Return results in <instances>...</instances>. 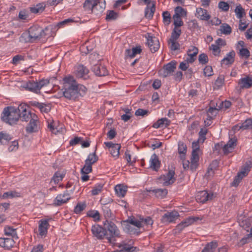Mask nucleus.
<instances>
[{"instance_id": "16", "label": "nucleus", "mask_w": 252, "mask_h": 252, "mask_svg": "<svg viewBox=\"0 0 252 252\" xmlns=\"http://www.w3.org/2000/svg\"><path fill=\"white\" fill-rule=\"evenodd\" d=\"M174 176L175 171L173 170H170L167 173L161 176L159 179L162 181L164 186H167L175 182L176 179Z\"/></svg>"}, {"instance_id": "56", "label": "nucleus", "mask_w": 252, "mask_h": 252, "mask_svg": "<svg viewBox=\"0 0 252 252\" xmlns=\"http://www.w3.org/2000/svg\"><path fill=\"white\" fill-rule=\"evenodd\" d=\"M239 55L240 57L248 59L250 56V52L247 48H241L239 49Z\"/></svg>"}, {"instance_id": "22", "label": "nucleus", "mask_w": 252, "mask_h": 252, "mask_svg": "<svg viewBox=\"0 0 252 252\" xmlns=\"http://www.w3.org/2000/svg\"><path fill=\"white\" fill-rule=\"evenodd\" d=\"M213 196V194L212 193H208L206 190H203L198 192L195 197L197 202L204 203L206 201L211 200Z\"/></svg>"}, {"instance_id": "10", "label": "nucleus", "mask_w": 252, "mask_h": 252, "mask_svg": "<svg viewBox=\"0 0 252 252\" xmlns=\"http://www.w3.org/2000/svg\"><path fill=\"white\" fill-rule=\"evenodd\" d=\"M176 61H171L164 65L162 69L159 70V74L164 78L171 75L176 68Z\"/></svg>"}, {"instance_id": "2", "label": "nucleus", "mask_w": 252, "mask_h": 252, "mask_svg": "<svg viewBox=\"0 0 252 252\" xmlns=\"http://www.w3.org/2000/svg\"><path fill=\"white\" fill-rule=\"evenodd\" d=\"M63 96L69 100H75L77 98V82L74 77L69 75L63 79Z\"/></svg>"}, {"instance_id": "33", "label": "nucleus", "mask_w": 252, "mask_h": 252, "mask_svg": "<svg viewBox=\"0 0 252 252\" xmlns=\"http://www.w3.org/2000/svg\"><path fill=\"white\" fill-rule=\"evenodd\" d=\"M142 51V49L140 46L132 48L131 49H126V56L130 58H134L136 55L139 54Z\"/></svg>"}, {"instance_id": "39", "label": "nucleus", "mask_w": 252, "mask_h": 252, "mask_svg": "<svg viewBox=\"0 0 252 252\" xmlns=\"http://www.w3.org/2000/svg\"><path fill=\"white\" fill-rule=\"evenodd\" d=\"M252 242V227L250 229V233L242 238L238 243L239 247H242L246 244Z\"/></svg>"}, {"instance_id": "36", "label": "nucleus", "mask_w": 252, "mask_h": 252, "mask_svg": "<svg viewBox=\"0 0 252 252\" xmlns=\"http://www.w3.org/2000/svg\"><path fill=\"white\" fill-rule=\"evenodd\" d=\"M102 210L103 211V214L105 218V219H112L114 216L110 208V207L108 206V204H103L102 206Z\"/></svg>"}, {"instance_id": "12", "label": "nucleus", "mask_w": 252, "mask_h": 252, "mask_svg": "<svg viewBox=\"0 0 252 252\" xmlns=\"http://www.w3.org/2000/svg\"><path fill=\"white\" fill-rule=\"evenodd\" d=\"M179 216V214L177 211L167 212L162 217L161 221L163 223L169 224L175 222Z\"/></svg>"}, {"instance_id": "29", "label": "nucleus", "mask_w": 252, "mask_h": 252, "mask_svg": "<svg viewBox=\"0 0 252 252\" xmlns=\"http://www.w3.org/2000/svg\"><path fill=\"white\" fill-rule=\"evenodd\" d=\"M195 16L204 21H208L210 18V16L208 14L207 11L200 7L196 8Z\"/></svg>"}, {"instance_id": "32", "label": "nucleus", "mask_w": 252, "mask_h": 252, "mask_svg": "<svg viewBox=\"0 0 252 252\" xmlns=\"http://www.w3.org/2000/svg\"><path fill=\"white\" fill-rule=\"evenodd\" d=\"M150 167L155 171H158L160 167V161L158 160V156L153 154L150 160Z\"/></svg>"}, {"instance_id": "43", "label": "nucleus", "mask_w": 252, "mask_h": 252, "mask_svg": "<svg viewBox=\"0 0 252 252\" xmlns=\"http://www.w3.org/2000/svg\"><path fill=\"white\" fill-rule=\"evenodd\" d=\"M217 247V242L215 241H212L205 246L202 252H214Z\"/></svg>"}, {"instance_id": "40", "label": "nucleus", "mask_w": 252, "mask_h": 252, "mask_svg": "<svg viewBox=\"0 0 252 252\" xmlns=\"http://www.w3.org/2000/svg\"><path fill=\"white\" fill-rule=\"evenodd\" d=\"M252 168V164L250 162H246L245 165L242 167L240 171L238 173L242 177H245L248 174Z\"/></svg>"}, {"instance_id": "28", "label": "nucleus", "mask_w": 252, "mask_h": 252, "mask_svg": "<svg viewBox=\"0 0 252 252\" xmlns=\"http://www.w3.org/2000/svg\"><path fill=\"white\" fill-rule=\"evenodd\" d=\"M155 10V2L154 1H153L151 5H148L146 7L144 11L145 17L148 19H152Z\"/></svg>"}, {"instance_id": "17", "label": "nucleus", "mask_w": 252, "mask_h": 252, "mask_svg": "<svg viewBox=\"0 0 252 252\" xmlns=\"http://www.w3.org/2000/svg\"><path fill=\"white\" fill-rule=\"evenodd\" d=\"M147 43L150 50L153 53L157 51L160 46L158 38L154 36H150L149 34L147 37Z\"/></svg>"}, {"instance_id": "27", "label": "nucleus", "mask_w": 252, "mask_h": 252, "mask_svg": "<svg viewBox=\"0 0 252 252\" xmlns=\"http://www.w3.org/2000/svg\"><path fill=\"white\" fill-rule=\"evenodd\" d=\"M219 166V162L217 160H213L211 163L209 165L207 171L205 174V177L207 178H209L212 176L215 171L217 169Z\"/></svg>"}, {"instance_id": "54", "label": "nucleus", "mask_w": 252, "mask_h": 252, "mask_svg": "<svg viewBox=\"0 0 252 252\" xmlns=\"http://www.w3.org/2000/svg\"><path fill=\"white\" fill-rule=\"evenodd\" d=\"M103 187V185L101 184L95 185V186L93 188V189L91 190V194L93 195H96L98 194L102 191Z\"/></svg>"}, {"instance_id": "3", "label": "nucleus", "mask_w": 252, "mask_h": 252, "mask_svg": "<svg viewBox=\"0 0 252 252\" xmlns=\"http://www.w3.org/2000/svg\"><path fill=\"white\" fill-rule=\"evenodd\" d=\"M18 107L7 106L5 107L1 115V120L10 125L16 124L19 120Z\"/></svg>"}, {"instance_id": "37", "label": "nucleus", "mask_w": 252, "mask_h": 252, "mask_svg": "<svg viewBox=\"0 0 252 252\" xmlns=\"http://www.w3.org/2000/svg\"><path fill=\"white\" fill-rule=\"evenodd\" d=\"M238 127H239L238 130L240 129L243 130L252 129V119H247L240 126L238 125L235 126L233 129L235 130Z\"/></svg>"}, {"instance_id": "42", "label": "nucleus", "mask_w": 252, "mask_h": 252, "mask_svg": "<svg viewBox=\"0 0 252 252\" xmlns=\"http://www.w3.org/2000/svg\"><path fill=\"white\" fill-rule=\"evenodd\" d=\"M122 110L125 114L121 116V119L125 122H127L132 116V109L128 108H123Z\"/></svg>"}, {"instance_id": "38", "label": "nucleus", "mask_w": 252, "mask_h": 252, "mask_svg": "<svg viewBox=\"0 0 252 252\" xmlns=\"http://www.w3.org/2000/svg\"><path fill=\"white\" fill-rule=\"evenodd\" d=\"M20 196L21 194L20 192H17L16 190H11L3 193L1 196H0V198L2 199H8L20 197Z\"/></svg>"}, {"instance_id": "64", "label": "nucleus", "mask_w": 252, "mask_h": 252, "mask_svg": "<svg viewBox=\"0 0 252 252\" xmlns=\"http://www.w3.org/2000/svg\"><path fill=\"white\" fill-rule=\"evenodd\" d=\"M198 61L200 64H206L209 61L208 56L205 53H202L198 56Z\"/></svg>"}, {"instance_id": "45", "label": "nucleus", "mask_w": 252, "mask_h": 252, "mask_svg": "<svg viewBox=\"0 0 252 252\" xmlns=\"http://www.w3.org/2000/svg\"><path fill=\"white\" fill-rule=\"evenodd\" d=\"M12 139L11 136L6 132H0V144H5L8 142Z\"/></svg>"}, {"instance_id": "19", "label": "nucleus", "mask_w": 252, "mask_h": 252, "mask_svg": "<svg viewBox=\"0 0 252 252\" xmlns=\"http://www.w3.org/2000/svg\"><path fill=\"white\" fill-rule=\"evenodd\" d=\"M71 198L70 194L67 190L63 192L62 194H58L54 200V204L55 206H59L66 203Z\"/></svg>"}, {"instance_id": "21", "label": "nucleus", "mask_w": 252, "mask_h": 252, "mask_svg": "<svg viewBox=\"0 0 252 252\" xmlns=\"http://www.w3.org/2000/svg\"><path fill=\"white\" fill-rule=\"evenodd\" d=\"M240 89H249L252 87V76L245 75L238 81Z\"/></svg>"}, {"instance_id": "44", "label": "nucleus", "mask_w": 252, "mask_h": 252, "mask_svg": "<svg viewBox=\"0 0 252 252\" xmlns=\"http://www.w3.org/2000/svg\"><path fill=\"white\" fill-rule=\"evenodd\" d=\"M153 192L155 193V195L159 198H164L167 194V190L166 189H157L153 190Z\"/></svg>"}, {"instance_id": "4", "label": "nucleus", "mask_w": 252, "mask_h": 252, "mask_svg": "<svg viewBox=\"0 0 252 252\" xmlns=\"http://www.w3.org/2000/svg\"><path fill=\"white\" fill-rule=\"evenodd\" d=\"M106 7L105 0H86L83 4L84 10L88 13L98 15L103 12Z\"/></svg>"}, {"instance_id": "63", "label": "nucleus", "mask_w": 252, "mask_h": 252, "mask_svg": "<svg viewBox=\"0 0 252 252\" xmlns=\"http://www.w3.org/2000/svg\"><path fill=\"white\" fill-rule=\"evenodd\" d=\"M29 17V11L27 9H23L21 10L18 15V17L20 19L22 20H27Z\"/></svg>"}, {"instance_id": "13", "label": "nucleus", "mask_w": 252, "mask_h": 252, "mask_svg": "<svg viewBox=\"0 0 252 252\" xmlns=\"http://www.w3.org/2000/svg\"><path fill=\"white\" fill-rule=\"evenodd\" d=\"M104 144L109 149L111 156L115 159L118 158L120 156V150L121 148V144L114 143L112 142H105Z\"/></svg>"}, {"instance_id": "7", "label": "nucleus", "mask_w": 252, "mask_h": 252, "mask_svg": "<svg viewBox=\"0 0 252 252\" xmlns=\"http://www.w3.org/2000/svg\"><path fill=\"white\" fill-rule=\"evenodd\" d=\"M106 221L107 222V229L110 234V236L107 237V240L110 243L114 244L115 238L120 237L121 236L120 230L116 225L112 221L108 220H106Z\"/></svg>"}, {"instance_id": "51", "label": "nucleus", "mask_w": 252, "mask_h": 252, "mask_svg": "<svg viewBox=\"0 0 252 252\" xmlns=\"http://www.w3.org/2000/svg\"><path fill=\"white\" fill-rule=\"evenodd\" d=\"M219 109L216 107H210L207 111V117L209 119H214L217 114Z\"/></svg>"}, {"instance_id": "55", "label": "nucleus", "mask_w": 252, "mask_h": 252, "mask_svg": "<svg viewBox=\"0 0 252 252\" xmlns=\"http://www.w3.org/2000/svg\"><path fill=\"white\" fill-rule=\"evenodd\" d=\"M87 216L93 218L95 220H100V215L98 211L96 210H91L88 212Z\"/></svg>"}, {"instance_id": "34", "label": "nucleus", "mask_w": 252, "mask_h": 252, "mask_svg": "<svg viewBox=\"0 0 252 252\" xmlns=\"http://www.w3.org/2000/svg\"><path fill=\"white\" fill-rule=\"evenodd\" d=\"M127 188L123 184H119L115 186V190L117 196L123 197L127 192Z\"/></svg>"}, {"instance_id": "9", "label": "nucleus", "mask_w": 252, "mask_h": 252, "mask_svg": "<svg viewBox=\"0 0 252 252\" xmlns=\"http://www.w3.org/2000/svg\"><path fill=\"white\" fill-rule=\"evenodd\" d=\"M199 142L200 141L197 140L192 143V151L191 153V168L192 169H196L198 165Z\"/></svg>"}, {"instance_id": "46", "label": "nucleus", "mask_w": 252, "mask_h": 252, "mask_svg": "<svg viewBox=\"0 0 252 252\" xmlns=\"http://www.w3.org/2000/svg\"><path fill=\"white\" fill-rule=\"evenodd\" d=\"M175 14L173 16L179 17H184L187 16V11L181 6H177L174 10Z\"/></svg>"}, {"instance_id": "24", "label": "nucleus", "mask_w": 252, "mask_h": 252, "mask_svg": "<svg viewBox=\"0 0 252 252\" xmlns=\"http://www.w3.org/2000/svg\"><path fill=\"white\" fill-rule=\"evenodd\" d=\"M92 71L98 76H104L108 74L106 66L102 64H96L92 68Z\"/></svg>"}, {"instance_id": "8", "label": "nucleus", "mask_w": 252, "mask_h": 252, "mask_svg": "<svg viewBox=\"0 0 252 252\" xmlns=\"http://www.w3.org/2000/svg\"><path fill=\"white\" fill-rule=\"evenodd\" d=\"M19 119L22 121L28 122L32 119L33 115H36L33 113H32L29 109V106L25 104L22 103L18 106Z\"/></svg>"}, {"instance_id": "53", "label": "nucleus", "mask_w": 252, "mask_h": 252, "mask_svg": "<svg viewBox=\"0 0 252 252\" xmlns=\"http://www.w3.org/2000/svg\"><path fill=\"white\" fill-rule=\"evenodd\" d=\"M77 98L79 95L84 96L87 93V88L82 85L78 84L77 83Z\"/></svg>"}, {"instance_id": "49", "label": "nucleus", "mask_w": 252, "mask_h": 252, "mask_svg": "<svg viewBox=\"0 0 252 252\" xmlns=\"http://www.w3.org/2000/svg\"><path fill=\"white\" fill-rule=\"evenodd\" d=\"M187 152V146L183 142H178V153L181 155V157L185 158Z\"/></svg>"}, {"instance_id": "60", "label": "nucleus", "mask_w": 252, "mask_h": 252, "mask_svg": "<svg viewBox=\"0 0 252 252\" xmlns=\"http://www.w3.org/2000/svg\"><path fill=\"white\" fill-rule=\"evenodd\" d=\"M173 19L174 20L173 24L174 25V28H180V27L184 25V23L181 17L173 16Z\"/></svg>"}, {"instance_id": "58", "label": "nucleus", "mask_w": 252, "mask_h": 252, "mask_svg": "<svg viewBox=\"0 0 252 252\" xmlns=\"http://www.w3.org/2000/svg\"><path fill=\"white\" fill-rule=\"evenodd\" d=\"M235 12L237 17L239 19L242 18L245 14L244 8L240 5L236 6L235 9Z\"/></svg>"}, {"instance_id": "41", "label": "nucleus", "mask_w": 252, "mask_h": 252, "mask_svg": "<svg viewBox=\"0 0 252 252\" xmlns=\"http://www.w3.org/2000/svg\"><path fill=\"white\" fill-rule=\"evenodd\" d=\"M45 7V5L44 3H39L37 4L36 5L33 7H31L30 8V10L31 13L37 14L42 12Z\"/></svg>"}, {"instance_id": "14", "label": "nucleus", "mask_w": 252, "mask_h": 252, "mask_svg": "<svg viewBox=\"0 0 252 252\" xmlns=\"http://www.w3.org/2000/svg\"><path fill=\"white\" fill-rule=\"evenodd\" d=\"M89 69L82 64H78L74 67V74L76 77L86 79L88 77Z\"/></svg>"}, {"instance_id": "26", "label": "nucleus", "mask_w": 252, "mask_h": 252, "mask_svg": "<svg viewBox=\"0 0 252 252\" xmlns=\"http://www.w3.org/2000/svg\"><path fill=\"white\" fill-rule=\"evenodd\" d=\"M198 49L195 46H191L188 52V58L186 59V61L188 63H192L195 60V57L198 54Z\"/></svg>"}, {"instance_id": "52", "label": "nucleus", "mask_w": 252, "mask_h": 252, "mask_svg": "<svg viewBox=\"0 0 252 252\" xmlns=\"http://www.w3.org/2000/svg\"><path fill=\"white\" fill-rule=\"evenodd\" d=\"M163 22L164 25L168 26L171 21V14L169 11H166L162 13Z\"/></svg>"}, {"instance_id": "31", "label": "nucleus", "mask_w": 252, "mask_h": 252, "mask_svg": "<svg viewBox=\"0 0 252 252\" xmlns=\"http://www.w3.org/2000/svg\"><path fill=\"white\" fill-rule=\"evenodd\" d=\"M171 121L166 118H162L158 120L153 125V127L155 128H158L163 126L167 127L170 125Z\"/></svg>"}, {"instance_id": "11", "label": "nucleus", "mask_w": 252, "mask_h": 252, "mask_svg": "<svg viewBox=\"0 0 252 252\" xmlns=\"http://www.w3.org/2000/svg\"><path fill=\"white\" fill-rule=\"evenodd\" d=\"M199 220L197 217H189L179 223L174 230L175 233H180L183 229Z\"/></svg>"}, {"instance_id": "6", "label": "nucleus", "mask_w": 252, "mask_h": 252, "mask_svg": "<svg viewBox=\"0 0 252 252\" xmlns=\"http://www.w3.org/2000/svg\"><path fill=\"white\" fill-rule=\"evenodd\" d=\"M98 159L95 152L93 153H90L87 157L85 161V165L81 169L82 174H88L92 171V165L95 163Z\"/></svg>"}, {"instance_id": "18", "label": "nucleus", "mask_w": 252, "mask_h": 252, "mask_svg": "<svg viewBox=\"0 0 252 252\" xmlns=\"http://www.w3.org/2000/svg\"><path fill=\"white\" fill-rule=\"evenodd\" d=\"M30 123L26 127V131L28 133L37 131L39 129V119L36 115H33L32 119L30 120Z\"/></svg>"}, {"instance_id": "57", "label": "nucleus", "mask_w": 252, "mask_h": 252, "mask_svg": "<svg viewBox=\"0 0 252 252\" xmlns=\"http://www.w3.org/2000/svg\"><path fill=\"white\" fill-rule=\"evenodd\" d=\"M209 49L212 51V54L215 56H219L221 52V49L220 47L215 44H212L209 46Z\"/></svg>"}, {"instance_id": "5", "label": "nucleus", "mask_w": 252, "mask_h": 252, "mask_svg": "<svg viewBox=\"0 0 252 252\" xmlns=\"http://www.w3.org/2000/svg\"><path fill=\"white\" fill-rule=\"evenodd\" d=\"M50 83L48 79H42L38 81H29L27 83L26 88L30 91L39 94L41 89L47 86Z\"/></svg>"}, {"instance_id": "35", "label": "nucleus", "mask_w": 252, "mask_h": 252, "mask_svg": "<svg viewBox=\"0 0 252 252\" xmlns=\"http://www.w3.org/2000/svg\"><path fill=\"white\" fill-rule=\"evenodd\" d=\"M4 231L6 235L11 236L13 239L16 240L18 239L16 228L12 226H6L4 227Z\"/></svg>"}, {"instance_id": "61", "label": "nucleus", "mask_w": 252, "mask_h": 252, "mask_svg": "<svg viewBox=\"0 0 252 252\" xmlns=\"http://www.w3.org/2000/svg\"><path fill=\"white\" fill-rule=\"evenodd\" d=\"M118 16V13L114 10H109L107 12L106 16V20L107 21H111L115 20Z\"/></svg>"}, {"instance_id": "20", "label": "nucleus", "mask_w": 252, "mask_h": 252, "mask_svg": "<svg viewBox=\"0 0 252 252\" xmlns=\"http://www.w3.org/2000/svg\"><path fill=\"white\" fill-rule=\"evenodd\" d=\"M49 220L42 219L39 221L38 231L39 236L42 238L45 237L47 234L49 227Z\"/></svg>"}, {"instance_id": "59", "label": "nucleus", "mask_w": 252, "mask_h": 252, "mask_svg": "<svg viewBox=\"0 0 252 252\" xmlns=\"http://www.w3.org/2000/svg\"><path fill=\"white\" fill-rule=\"evenodd\" d=\"M64 177V175L60 172H56L52 178L55 184H58Z\"/></svg>"}, {"instance_id": "30", "label": "nucleus", "mask_w": 252, "mask_h": 252, "mask_svg": "<svg viewBox=\"0 0 252 252\" xmlns=\"http://www.w3.org/2000/svg\"><path fill=\"white\" fill-rule=\"evenodd\" d=\"M235 56V53L234 51L229 52L221 61V63L225 65L232 64L234 62Z\"/></svg>"}, {"instance_id": "50", "label": "nucleus", "mask_w": 252, "mask_h": 252, "mask_svg": "<svg viewBox=\"0 0 252 252\" xmlns=\"http://www.w3.org/2000/svg\"><path fill=\"white\" fill-rule=\"evenodd\" d=\"M142 227L146 226L147 228L151 227L153 224V220L150 217H146V218H140Z\"/></svg>"}, {"instance_id": "23", "label": "nucleus", "mask_w": 252, "mask_h": 252, "mask_svg": "<svg viewBox=\"0 0 252 252\" xmlns=\"http://www.w3.org/2000/svg\"><path fill=\"white\" fill-rule=\"evenodd\" d=\"M237 140L235 138H231L227 143L222 147L224 155H228L233 152L237 145Z\"/></svg>"}, {"instance_id": "1", "label": "nucleus", "mask_w": 252, "mask_h": 252, "mask_svg": "<svg viewBox=\"0 0 252 252\" xmlns=\"http://www.w3.org/2000/svg\"><path fill=\"white\" fill-rule=\"evenodd\" d=\"M49 28L48 27L43 29L38 25H34L29 29L27 33L22 34V37L25 38L26 42H35L49 37Z\"/></svg>"}, {"instance_id": "47", "label": "nucleus", "mask_w": 252, "mask_h": 252, "mask_svg": "<svg viewBox=\"0 0 252 252\" xmlns=\"http://www.w3.org/2000/svg\"><path fill=\"white\" fill-rule=\"evenodd\" d=\"M182 33V31L180 28H174L172 31L170 40H177Z\"/></svg>"}, {"instance_id": "25", "label": "nucleus", "mask_w": 252, "mask_h": 252, "mask_svg": "<svg viewBox=\"0 0 252 252\" xmlns=\"http://www.w3.org/2000/svg\"><path fill=\"white\" fill-rule=\"evenodd\" d=\"M15 244V241L13 238H0V247L5 249L9 250Z\"/></svg>"}, {"instance_id": "15", "label": "nucleus", "mask_w": 252, "mask_h": 252, "mask_svg": "<svg viewBox=\"0 0 252 252\" xmlns=\"http://www.w3.org/2000/svg\"><path fill=\"white\" fill-rule=\"evenodd\" d=\"M91 231L93 236L99 240L103 239L106 234L105 229L98 224L93 225Z\"/></svg>"}, {"instance_id": "62", "label": "nucleus", "mask_w": 252, "mask_h": 252, "mask_svg": "<svg viewBox=\"0 0 252 252\" xmlns=\"http://www.w3.org/2000/svg\"><path fill=\"white\" fill-rule=\"evenodd\" d=\"M207 133V129L205 128H202L200 129L199 132V138L198 140L200 141L201 143H203L205 140L206 139V135Z\"/></svg>"}, {"instance_id": "48", "label": "nucleus", "mask_w": 252, "mask_h": 252, "mask_svg": "<svg viewBox=\"0 0 252 252\" xmlns=\"http://www.w3.org/2000/svg\"><path fill=\"white\" fill-rule=\"evenodd\" d=\"M221 32L225 35H229L232 32L231 27L226 23H223L220 26Z\"/></svg>"}]
</instances>
